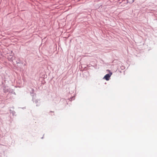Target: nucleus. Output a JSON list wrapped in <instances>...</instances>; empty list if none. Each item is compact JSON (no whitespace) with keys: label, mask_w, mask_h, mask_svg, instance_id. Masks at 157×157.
Segmentation results:
<instances>
[{"label":"nucleus","mask_w":157,"mask_h":157,"mask_svg":"<svg viewBox=\"0 0 157 157\" xmlns=\"http://www.w3.org/2000/svg\"><path fill=\"white\" fill-rule=\"evenodd\" d=\"M112 73L110 72L109 74H107L104 77V78L106 80H109L111 75Z\"/></svg>","instance_id":"f257e3e1"}]
</instances>
